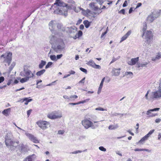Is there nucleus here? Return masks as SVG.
Instances as JSON below:
<instances>
[{
	"instance_id": "nucleus-31",
	"label": "nucleus",
	"mask_w": 161,
	"mask_h": 161,
	"mask_svg": "<svg viewBox=\"0 0 161 161\" xmlns=\"http://www.w3.org/2000/svg\"><path fill=\"white\" fill-rule=\"evenodd\" d=\"M83 23L86 28H88L90 25V23L88 20L84 21Z\"/></svg>"
},
{
	"instance_id": "nucleus-14",
	"label": "nucleus",
	"mask_w": 161,
	"mask_h": 161,
	"mask_svg": "<svg viewBox=\"0 0 161 161\" xmlns=\"http://www.w3.org/2000/svg\"><path fill=\"white\" fill-rule=\"evenodd\" d=\"M50 126L49 122L45 121H41V129L44 130Z\"/></svg>"
},
{
	"instance_id": "nucleus-46",
	"label": "nucleus",
	"mask_w": 161,
	"mask_h": 161,
	"mask_svg": "<svg viewBox=\"0 0 161 161\" xmlns=\"http://www.w3.org/2000/svg\"><path fill=\"white\" fill-rule=\"evenodd\" d=\"M78 97V96L75 95H73L70 97V99H74Z\"/></svg>"
},
{
	"instance_id": "nucleus-56",
	"label": "nucleus",
	"mask_w": 161,
	"mask_h": 161,
	"mask_svg": "<svg viewBox=\"0 0 161 161\" xmlns=\"http://www.w3.org/2000/svg\"><path fill=\"white\" fill-rule=\"evenodd\" d=\"M85 78H83L81 80L79 81V83H84V80H85Z\"/></svg>"
},
{
	"instance_id": "nucleus-44",
	"label": "nucleus",
	"mask_w": 161,
	"mask_h": 161,
	"mask_svg": "<svg viewBox=\"0 0 161 161\" xmlns=\"http://www.w3.org/2000/svg\"><path fill=\"white\" fill-rule=\"evenodd\" d=\"M46 62L45 61L42 60L41 61V69L42 68L43 66L45 65Z\"/></svg>"
},
{
	"instance_id": "nucleus-55",
	"label": "nucleus",
	"mask_w": 161,
	"mask_h": 161,
	"mask_svg": "<svg viewBox=\"0 0 161 161\" xmlns=\"http://www.w3.org/2000/svg\"><path fill=\"white\" fill-rule=\"evenodd\" d=\"M62 56H63V55L62 54H59V55H57L56 58H57V59H59L60 58L62 57Z\"/></svg>"
},
{
	"instance_id": "nucleus-35",
	"label": "nucleus",
	"mask_w": 161,
	"mask_h": 161,
	"mask_svg": "<svg viewBox=\"0 0 161 161\" xmlns=\"http://www.w3.org/2000/svg\"><path fill=\"white\" fill-rule=\"evenodd\" d=\"M147 28V25L146 24V23L145 22L144 23L143 27L142 29V31L143 33L144 32H146V30Z\"/></svg>"
},
{
	"instance_id": "nucleus-15",
	"label": "nucleus",
	"mask_w": 161,
	"mask_h": 161,
	"mask_svg": "<svg viewBox=\"0 0 161 161\" xmlns=\"http://www.w3.org/2000/svg\"><path fill=\"white\" fill-rule=\"evenodd\" d=\"M156 19L152 13L147 18L146 20L147 23H150L153 22Z\"/></svg>"
},
{
	"instance_id": "nucleus-8",
	"label": "nucleus",
	"mask_w": 161,
	"mask_h": 161,
	"mask_svg": "<svg viewBox=\"0 0 161 161\" xmlns=\"http://www.w3.org/2000/svg\"><path fill=\"white\" fill-rule=\"evenodd\" d=\"M47 117L50 119H54L60 118L62 117V115L61 114H58L56 111H53L48 113L47 115Z\"/></svg>"
},
{
	"instance_id": "nucleus-16",
	"label": "nucleus",
	"mask_w": 161,
	"mask_h": 161,
	"mask_svg": "<svg viewBox=\"0 0 161 161\" xmlns=\"http://www.w3.org/2000/svg\"><path fill=\"white\" fill-rule=\"evenodd\" d=\"M19 149L21 153H24L27 152V148L26 145L23 144H20L19 145Z\"/></svg>"
},
{
	"instance_id": "nucleus-38",
	"label": "nucleus",
	"mask_w": 161,
	"mask_h": 161,
	"mask_svg": "<svg viewBox=\"0 0 161 161\" xmlns=\"http://www.w3.org/2000/svg\"><path fill=\"white\" fill-rule=\"evenodd\" d=\"M126 75H129V77H132L133 75V73L131 72H126L125 73Z\"/></svg>"
},
{
	"instance_id": "nucleus-47",
	"label": "nucleus",
	"mask_w": 161,
	"mask_h": 161,
	"mask_svg": "<svg viewBox=\"0 0 161 161\" xmlns=\"http://www.w3.org/2000/svg\"><path fill=\"white\" fill-rule=\"evenodd\" d=\"M82 35V32L81 31H79L77 34L78 38L81 36Z\"/></svg>"
},
{
	"instance_id": "nucleus-17",
	"label": "nucleus",
	"mask_w": 161,
	"mask_h": 161,
	"mask_svg": "<svg viewBox=\"0 0 161 161\" xmlns=\"http://www.w3.org/2000/svg\"><path fill=\"white\" fill-rule=\"evenodd\" d=\"M56 22L52 20L49 24V29L51 31H53L55 29L56 25Z\"/></svg>"
},
{
	"instance_id": "nucleus-11",
	"label": "nucleus",
	"mask_w": 161,
	"mask_h": 161,
	"mask_svg": "<svg viewBox=\"0 0 161 161\" xmlns=\"http://www.w3.org/2000/svg\"><path fill=\"white\" fill-rule=\"evenodd\" d=\"M160 109L159 108H156L152 109H150L147 111V112L146 114L148 115L149 117H152L157 115V114H153L151 113V112L155 111H158Z\"/></svg>"
},
{
	"instance_id": "nucleus-48",
	"label": "nucleus",
	"mask_w": 161,
	"mask_h": 161,
	"mask_svg": "<svg viewBox=\"0 0 161 161\" xmlns=\"http://www.w3.org/2000/svg\"><path fill=\"white\" fill-rule=\"evenodd\" d=\"M80 69L81 71L83 72H84L85 73H87V70L86 69L82 68V67H81L80 68Z\"/></svg>"
},
{
	"instance_id": "nucleus-60",
	"label": "nucleus",
	"mask_w": 161,
	"mask_h": 161,
	"mask_svg": "<svg viewBox=\"0 0 161 161\" xmlns=\"http://www.w3.org/2000/svg\"><path fill=\"white\" fill-rule=\"evenodd\" d=\"M4 78L3 77L1 76L0 77V83L3 82L4 80Z\"/></svg>"
},
{
	"instance_id": "nucleus-63",
	"label": "nucleus",
	"mask_w": 161,
	"mask_h": 161,
	"mask_svg": "<svg viewBox=\"0 0 161 161\" xmlns=\"http://www.w3.org/2000/svg\"><path fill=\"white\" fill-rule=\"evenodd\" d=\"M69 74L70 75H73L75 73V71L73 70H71L69 72Z\"/></svg>"
},
{
	"instance_id": "nucleus-49",
	"label": "nucleus",
	"mask_w": 161,
	"mask_h": 161,
	"mask_svg": "<svg viewBox=\"0 0 161 161\" xmlns=\"http://www.w3.org/2000/svg\"><path fill=\"white\" fill-rule=\"evenodd\" d=\"M93 68L97 69H100L101 67L100 65L95 64Z\"/></svg>"
},
{
	"instance_id": "nucleus-5",
	"label": "nucleus",
	"mask_w": 161,
	"mask_h": 161,
	"mask_svg": "<svg viewBox=\"0 0 161 161\" xmlns=\"http://www.w3.org/2000/svg\"><path fill=\"white\" fill-rule=\"evenodd\" d=\"M103 3V0H92V3L89 4V6L94 10H96L99 8L101 5Z\"/></svg>"
},
{
	"instance_id": "nucleus-42",
	"label": "nucleus",
	"mask_w": 161,
	"mask_h": 161,
	"mask_svg": "<svg viewBox=\"0 0 161 161\" xmlns=\"http://www.w3.org/2000/svg\"><path fill=\"white\" fill-rule=\"evenodd\" d=\"M99 149L101 151H104V152H105L106 150V149L103 146H100V147H99Z\"/></svg>"
},
{
	"instance_id": "nucleus-40",
	"label": "nucleus",
	"mask_w": 161,
	"mask_h": 161,
	"mask_svg": "<svg viewBox=\"0 0 161 161\" xmlns=\"http://www.w3.org/2000/svg\"><path fill=\"white\" fill-rule=\"evenodd\" d=\"M53 63L52 62H50L48 63L47 65L45 66V68L47 69L50 67L52 64Z\"/></svg>"
},
{
	"instance_id": "nucleus-27",
	"label": "nucleus",
	"mask_w": 161,
	"mask_h": 161,
	"mask_svg": "<svg viewBox=\"0 0 161 161\" xmlns=\"http://www.w3.org/2000/svg\"><path fill=\"white\" fill-rule=\"evenodd\" d=\"M150 136L147 134L145 136L143 137L138 142V143H142V142H144L145 141L147 140L148 138Z\"/></svg>"
},
{
	"instance_id": "nucleus-33",
	"label": "nucleus",
	"mask_w": 161,
	"mask_h": 161,
	"mask_svg": "<svg viewBox=\"0 0 161 161\" xmlns=\"http://www.w3.org/2000/svg\"><path fill=\"white\" fill-rule=\"evenodd\" d=\"M87 150L86 149L83 150V151H82L81 150H77V151H74L73 152H72L71 153L72 154H77L79 153H81L82 152H86L87 151Z\"/></svg>"
},
{
	"instance_id": "nucleus-45",
	"label": "nucleus",
	"mask_w": 161,
	"mask_h": 161,
	"mask_svg": "<svg viewBox=\"0 0 161 161\" xmlns=\"http://www.w3.org/2000/svg\"><path fill=\"white\" fill-rule=\"evenodd\" d=\"M105 77H104L102 80L101 83L100 84L99 86H100V88H102L103 83L105 80Z\"/></svg>"
},
{
	"instance_id": "nucleus-26",
	"label": "nucleus",
	"mask_w": 161,
	"mask_h": 161,
	"mask_svg": "<svg viewBox=\"0 0 161 161\" xmlns=\"http://www.w3.org/2000/svg\"><path fill=\"white\" fill-rule=\"evenodd\" d=\"M10 111L11 108H9L6 109H4L2 112V114L6 116H7L9 114L10 112Z\"/></svg>"
},
{
	"instance_id": "nucleus-6",
	"label": "nucleus",
	"mask_w": 161,
	"mask_h": 161,
	"mask_svg": "<svg viewBox=\"0 0 161 161\" xmlns=\"http://www.w3.org/2000/svg\"><path fill=\"white\" fill-rule=\"evenodd\" d=\"M12 53L11 52H9L5 53L4 54H2L1 56V58H3V62L7 63L8 65H9L12 60Z\"/></svg>"
},
{
	"instance_id": "nucleus-34",
	"label": "nucleus",
	"mask_w": 161,
	"mask_h": 161,
	"mask_svg": "<svg viewBox=\"0 0 161 161\" xmlns=\"http://www.w3.org/2000/svg\"><path fill=\"white\" fill-rule=\"evenodd\" d=\"M86 102V101H80L79 102L76 103H69V104L74 105L76 104H79L81 103H83Z\"/></svg>"
},
{
	"instance_id": "nucleus-52",
	"label": "nucleus",
	"mask_w": 161,
	"mask_h": 161,
	"mask_svg": "<svg viewBox=\"0 0 161 161\" xmlns=\"http://www.w3.org/2000/svg\"><path fill=\"white\" fill-rule=\"evenodd\" d=\"M154 130L153 129L150 130L148 133L147 134L149 136H150L152 134L154 131Z\"/></svg>"
},
{
	"instance_id": "nucleus-53",
	"label": "nucleus",
	"mask_w": 161,
	"mask_h": 161,
	"mask_svg": "<svg viewBox=\"0 0 161 161\" xmlns=\"http://www.w3.org/2000/svg\"><path fill=\"white\" fill-rule=\"evenodd\" d=\"M68 2L71 4H75V2L73 0H69Z\"/></svg>"
},
{
	"instance_id": "nucleus-7",
	"label": "nucleus",
	"mask_w": 161,
	"mask_h": 161,
	"mask_svg": "<svg viewBox=\"0 0 161 161\" xmlns=\"http://www.w3.org/2000/svg\"><path fill=\"white\" fill-rule=\"evenodd\" d=\"M57 28L60 31H66L67 32H69L70 33H72V32H71V30H74V29L72 27H67L66 28H65L62 25L60 24H57Z\"/></svg>"
},
{
	"instance_id": "nucleus-1",
	"label": "nucleus",
	"mask_w": 161,
	"mask_h": 161,
	"mask_svg": "<svg viewBox=\"0 0 161 161\" xmlns=\"http://www.w3.org/2000/svg\"><path fill=\"white\" fill-rule=\"evenodd\" d=\"M58 6L61 7L54 11L55 13L58 14H64L66 16L67 15V11L68 9H71V6L63 2L61 0H56L54 4Z\"/></svg>"
},
{
	"instance_id": "nucleus-13",
	"label": "nucleus",
	"mask_w": 161,
	"mask_h": 161,
	"mask_svg": "<svg viewBox=\"0 0 161 161\" xmlns=\"http://www.w3.org/2000/svg\"><path fill=\"white\" fill-rule=\"evenodd\" d=\"M25 134L34 143H37L39 142V141L37 138L35 137L33 135L27 133H25Z\"/></svg>"
},
{
	"instance_id": "nucleus-18",
	"label": "nucleus",
	"mask_w": 161,
	"mask_h": 161,
	"mask_svg": "<svg viewBox=\"0 0 161 161\" xmlns=\"http://www.w3.org/2000/svg\"><path fill=\"white\" fill-rule=\"evenodd\" d=\"M151 13L156 19L161 14V10H155Z\"/></svg>"
},
{
	"instance_id": "nucleus-32",
	"label": "nucleus",
	"mask_w": 161,
	"mask_h": 161,
	"mask_svg": "<svg viewBox=\"0 0 161 161\" xmlns=\"http://www.w3.org/2000/svg\"><path fill=\"white\" fill-rule=\"evenodd\" d=\"M29 80V79L28 78V77H25V78L21 79L20 80V82L21 83H24V82L27 81Z\"/></svg>"
},
{
	"instance_id": "nucleus-2",
	"label": "nucleus",
	"mask_w": 161,
	"mask_h": 161,
	"mask_svg": "<svg viewBox=\"0 0 161 161\" xmlns=\"http://www.w3.org/2000/svg\"><path fill=\"white\" fill-rule=\"evenodd\" d=\"M12 135L11 133L8 132L7 134L5 137V144L7 147L11 150L15 149L16 147L18 145L19 141L16 142L12 140Z\"/></svg>"
},
{
	"instance_id": "nucleus-22",
	"label": "nucleus",
	"mask_w": 161,
	"mask_h": 161,
	"mask_svg": "<svg viewBox=\"0 0 161 161\" xmlns=\"http://www.w3.org/2000/svg\"><path fill=\"white\" fill-rule=\"evenodd\" d=\"M161 58V52L157 53L156 57H153L152 58V60L153 61H156L158 60Z\"/></svg>"
},
{
	"instance_id": "nucleus-41",
	"label": "nucleus",
	"mask_w": 161,
	"mask_h": 161,
	"mask_svg": "<svg viewBox=\"0 0 161 161\" xmlns=\"http://www.w3.org/2000/svg\"><path fill=\"white\" fill-rule=\"evenodd\" d=\"M50 58L52 60H56V57L55 55H53L50 56Z\"/></svg>"
},
{
	"instance_id": "nucleus-19",
	"label": "nucleus",
	"mask_w": 161,
	"mask_h": 161,
	"mask_svg": "<svg viewBox=\"0 0 161 161\" xmlns=\"http://www.w3.org/2000/svg\"><path fill=\"white\" fill-rule=\"evenodd\" d=\"M36 155L34 154L29 155L26 157L23 161H34Z\"/></svg>"
},
{
	"instance_id": "nucleus-62",
	"label": "nucleus",
	"mask_w": 161,
	"mask_h": 161,
	"mask_svg": "<svg viewBox=\"0 0 161 161\" xmlns=\"http://www.w3.org/2000/svg\"><path fill=\"white\" fill-rule=\"evenodd\" d=\"M84 28V26L83 25L81 24L80 26V29L81 30H82Z\"/></svg>"
},
{
	"instance_id": "nucleus-59",
	"label": "nucleus",
	"mask_w": 161,
	"mask_h": 161,
	"mask_svg": "<svg viewBox=\"0 0 161 161\" xmlns=\"http://www.w3.org/2000/svg\"><path fill=\"white\" fill-rule=\"evenodd\" d=\"M125 10L123 9L119 11V13H121L123 14H125Z\"/></svg>"
},
{
	"instance_id": "nucleus-36",
	"label": "nucleus",
	"mask_w": 161,
	"mask_h": 161,
	"mask_svg": "<svg viewBox=\"0 0 161 161\" xmlns=\"http://www.w3.org/2000/svg\"><path fill=\"white\" fill-rule=\"evenodd\" d=\"M15 64L16 63L15 62H14L12 63L11 64L9 68V69L10 71H11L13 69L15 65Z\"/></svg>"
},
{
	"instance_id": "nucleus-29",
	"label": "nucleus",
	"mask_w": 161,
	"mask_h": 161,
	"mask_svg": "<svg viewBox=\"0 0 161 161\" xmlns=\"http://www.w3.org/2000/svg\"><path fill=\"white\" fill-rule=\"evenodd\" d=\"M87 64L88 65H89L92 67L93 68L94 65L96 64L94 63V61L93 60H91L89 62H88L87 63Z\"/></svg>"
},
{
	"instance_id": "nucleus-57",
	"label": "nucleus",
	"mask_w": 161,
	"mask_h": 161,
	"mask_svg": "<svg viewBox=\"0 0 161 161\" xmlns=\"http://www.w3.org/2000/svg\"><path fill=\"white\" fill-rule=\"evenodd\" d=\"M127 1H125L123 5V7H125L126 6H127Z\"/></svg>"
},
{
	"instance_id": "nucleus-61",
	"label": "nucleus",
	"mask_w": 161,
	"mask_h": 161,
	"mask_svg": "<svg viewBox=\"0 0 161 161\" xmlns=\"http://www.w3.org/2000/svg\"><path fill=\"white\" fill-rule=\"evenodd\" d=\"M161 121V119H157L155 120V122L156 123H159Z\"/></svg>"
},
{
	"instance_id": "nucleus-58",
	"label": "nucleus",
	"mask_w": 161,
	"mask_h": 161,
	"mask_svg": "<svg viewBox=\"0 0 161 161\" xmlns=\"http://www.w3.org/2000/svg\"><path fill=\"white\" fill-rule=\"evenodd\" d=\"M143 150V148L141 149V148H136L134 149V151H142Z\"/></svg>"
},
{
	"instance_id": "nucleus-37",
	"label": "nucleus",
	"mask_w": 161,
	"mask_h": 161,
	"mask_svg": "<svg viewBox=\"0 0 161 161\" xmlns=\"http://www.w3.org/2000/svg\"><path fill=\"white\" fill-rule=\"evenodd\" d=\"M101 5H100V7L99 6V8L98 9H97V10H96V11H97L98 10V11L97 13L98 14L102 12V11L101 10V9H103L106 8V7L105 6H103V7L101 8Z\"/></svg>"
},
{
	"instance_id": "nucleus-64",
	"label": "nucleus",
	"mask_w": 161,
	"mask_h": 161,
	"mask_svg": "<svg viewBox=\"0 0 161 161\" xmlns=\"http://www.w3.org/2000/svg\"><path fill=\"white\" fill-rule=\"evenodd\" d=\"M142 4L141 3H139L137 4V5L136 6V8H137L140 7L142 5Z\"/></svg>"
},
{
	"instance_id": "nucleus-39",
	"label": "nucleus",
	"mask_w": 161,
	"mask_h": 161,
	"mask_svg": "<svg viewBox=\"0 0 161 161\" xmlns=\"http://www.w3.org/2000/svg\"><path fill=\"white\" fill-rule=\"evenodd\" d=\"M108 27L107 29V30L106 31L104 32V33H103L101 36V38H102V39H104L105 38V37H104V36L107 33V30H108Z\"/></svg>"
},
{
	"instance_id": "nucleus-25",
	"label": "nucleus",
	"mask_w": 161,
	"mask_h": 161,
	"mask_svg": "<svg viewBox=\"0 0 161 161\" xmlns=\"http://www.w3.org/2000/svg\"><path fill=\"white\" fill-rule=\"evenodd\" d=\"M149 62L148 61L147 62H142L141 63H139L137 64V67L138 68H140V67H147V65L148 64Z\"/></svg>"
},
{
	"instance_id": "nucleus-54",
	"label": "nucleus",
	"mask_w": 161,
	"mask_h": 161,
	"mask_svg": "<svg viewBox=\"0 0 161 161\" xmlns=\"http://www.w3.org/2000/svg\"><path fill=\"white\" fill-rule=\"evenodd\" d=\"M64 133V130H59L58 131V134H63Z\"/></svg>"
},
{
	"instance_id": "nucleus-50",
	"label": "nucleus",
	"mask_w": 161,
	"mask_h": 161,
	"mask_svg": "<svg viewBox=\"0 0 161 161\" xmlns=\"http://www.w3.org/2000/svg\"><path fill=\"white\" fill-rule=\"evenodd\" d=\"M95 110H99V111H103L105 110V109L101 107H99L98 108H97L95 109Z\"/></svg>"
},
{
	"instance_id": "nucleus-20",
	"label": "nucleus",
	"mask_w": 161,
	"mask_h": 161,
	"mask_svg": "<svg viewBox=\"0 0 161 161\" xmlns=\"http://www.w3.org/2000/svg\"><path fill=\"white\" fill-rule=\"evenodd\" d=\"M138 60L139 57L132 58L131 59L130 61H129L128 64L129 65H135Z\"/></svg>"
},
{
	"instance_id": "nucleus-28",
	"label": "nucleus",
	"mask_w": 161,
	"mask_h": 161,
	"mask_svg": "<svg viewBox=\"0 0 161 161\" xmlns=\"http://www.w3.org/2000/svg\"><path fill=\"white\" fill-rule=\"evenodd\" d=\"M73 9L74 11L76 13L79 12L80 11V10H82L83 12L84 11L85 12V11L84 10L83 8L79 7H78L77 8H76L75 7H74Z\"/></svg>"
},
{
	"instance_id": "nucleus-9",
	"label": "nucleus",
	"mask_w": 161,
	"mask_h": 161,
	"mask_svg": "<svg viewBox=\"0 0 161 161\" xmlns=\"http://www.w3.org/2000/svg\"><path fill=\"white\" fill-rule=\"evenodd\" d=\"M82 125L85 128L87 129L93 125V123L87 119H85L81 121Z\"/></svg>"
},
{
	"instance_id": "nucleus-12",
	"label": "nucleus",
	"mask_w": 161,
	"mask_h": 161,
	"mask_svg": "<svg viewBox=\"0 0 161 161\" xmlns=\"http://www.w3.org/2000/svg\"><path fill=\"white\" fill-rule=\"evenodd\" d=\"M49 42L51 44H54L60 42V39L57 38L54 36H51L49 37Z\"/></svg>"
},
{
	"instance_id": "nucleus-23",
	"label": "nucleus",
	"mask_w": 161,
	"mask_h": 161,
	"mask_svg": "<svg viewBox=\"0 0 161 161\" xmlns=\"http://www.w3.org/2000/svg\"><path fill=\"white\" fill-rule=\"evenodd\" d=\"M131 31H129L125 35H124L121 38L120 42H121L126 40L128 37L131 34Z\"/></svg>"
},
{
	"instance_id": "nucleus-51",
	"label": "nucleus",
	"mask_w": 161,
	"mask_h": 161,
	"mask_svg": "<svg viewBox=\"0 0 161 161\" xmlns=\"http://www.w3.org/2000/svg\"><path fill=\"white\" fill-rule=\"evenodd\" d=\"M31 112H32L31 109H30V110H28V111H27V115L28 117H29V116L31 114Z\"/></svg>"
},
{
	"instance_id": "nucleus-4",
	"label": "nucleus",
	"mask_w": 161,
	"mask_h": 161,
	"mask_svg": "<svg viewBox=\"0 0 161 161\" xmlns=\"http://www.w3.org/2000/svg\"><path fill=\"white\" fill-rule=\"evenodd\" d=\"M142 37L146 39L145 42L144 43L143 46L148 47L150 44L153 37V34L152 31H147L146 32L143 33Z\"/></svg>"
},
{
	"instance_id": "nucleus-43",
	"label": "nucleus",
	"mask_w": 161,
	"mask_h": 161,
	"mask_svg": "<svg viewBox=\"0 0 161 161\" xmlns=\"http://www.w3.org/2000/svg\"><path fill=\"white\" fill-rule=\"evenodd\" d=\"M32 99L30 97H25L21 100V101H32Z\"/></svg>"
},
{
	"instance_id": "nucleus-21",
	"label": "nucleus",
	"mask_w": 161,
	"mask_h": 161,
	"mask_svg": "<svg viewBox=\"0 0 161 161\" xmlns=\"http://www.w3.org/2000/svg\"><path fill=\"white\" fill-rule=\"evenodd\" d=\"M120 69H114L112 71L113 75L115 76H118L120 73Z\"/></svg>"
},
{
	"instance_id": "nucleus-10",
	"label": "nucleus",
	"mask_w": 161,
	"mask_h": 161,
	"mask_svg": "<svg viewBox=\"0 0 161 161\" xmlns=\"http://www.w3.org/2000/svg\"><path fill=\"white\" fill-rule=\"evenodd\" d=\"M20 75L22 76H26V77H28V78L32 77L33 76V74L31 71L29 70L26 71L25 69L23 72H21Z\"/></svg>"
},
{
	"instance_id": "nucleus-24",
	"label": "nucleus",
	"mask_w": 161,
	"mask_h": 161,
	"mask_svg": "<svg viewBox=\"0 0 161 161\" xmlns=\"http://www.w3.org/2000/svg\"><path fill=\"white\" fill-rule=\"evenodd\" d=\"M60 42L61 43V45H58L56 48V49H58L59 51H61L64 48V44L63 42V41L62 40H60Z\"/></svg>"
},
{
	"instance_id": "nucleus-3",
	"label": "nucleus",
	"mask_w": 161,
	"mask_h": 161,
	"mask_svg": "<svg viewBox=\"0 0 161 161\" xmlns=\"http://www.w3.org/2000/svg\"><path fill=\"white\" fill-rule=\"evenodd\" d=\"M161 90H159L154 92H151L149 96L148 95L151 92V90H149L146 94L145 97L146 100H150L153 99L154 98L158 99L159 98L161 97Z\"/></svg>"
},
{
	"instance_id": "nucleus-30",
	"label": "nucleus",
	"mask_w": 161,
	"mask_h": 161,
	"mask_svg": "<svg viewBox=\"0 0 161 161\" xmlns=\"http://www.w3.org/2000/svg\"><path fill=\"white\" fill-rule=\"evenodd\" d=\"M118 127L117 124L114 125H110L108 127V129L110 130H115Z\"/></svg>"
}]
</instances>
